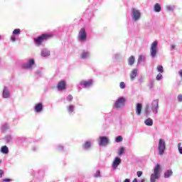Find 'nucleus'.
Instances as JSON below:
<instances>
[{
	"label": "nucleus",
	"mask_w": 182,
	"mask_h": 182,
	"mask_svg": "<svg viewBox=\"0 0 182 182\" xmlns=\"http://www.w3.org/2000/svg\"><path fill=\"white\" fill-rule=\"evenodd\" d=\"M178 100L182 102V95H178Z\"/></svg>",
	"instance_id": "37998d69"
},
{
	"label": "nucleus",
	"mask_w": 182,
	"mask_h": 182,
	"mask_svg": "<svg viewBox=\"0 0 182 182\" xmlns=\"http://www.w3.org/2000/svg\"><path fill=\"white\" fill-rule=\"evenodd\" d=\"M144 124L146 126H153L154 120L153 119H151V117H149L148 119H146V120H144Z\"/></svg>",
	"instance_id": "412c9836"
},
{
	"label": "nucleus",
	"mask_w": 182,
	"mask_h": 182,
	"mask_svg": "<svg viewBox=\"0 0 182 182\" xmlns=\"http://www.w3.org/2000/svg\"><path fill=\"white\" fill-rule=\"evenodd\" d=\"M121 163L122 159H120V157H115L112 164V168H113V170H117Z\"/></svg>",
	"instance_id": "1a4fd4ad"
},
{
	"label": "nucleus",
	"mask_w": 182,
	"mask_h": 182,
	"mask_svg": "<svg viewBox=\"0 0 182 182\" xmlns=\"http://www.w3.org/2000/svg\"><path fill=\"white\" fill-rule=\"evenodd\" d=\"M131 16L134 21H138L141 17V13L138 9L133 7L131 10Z\"/></svg>",
	"instance_id": "20e7f679"
},
{
	"label": "nucleus",
	"mask_w": 182,
	"mask_h": 182,
	"mask_svg": "<svg viewBox=\"0 0 182 182\" xmlns=\"http://www.w3.org/2000/svg\"><path fill=\"white\" fill-rule=\"evenodd\" d=\"M2 181L3 182H10V181H11V180H10V178H4Z\"/></svg>",
	"instance_id": "de8ad7c7"
},
{
	"label": "nucleus",
	"mask_w": 182,
	"mask_h": 182,
	"mask_svg": "<svg viewBox=\"0 0 182 182\" xmlns=\"http://www.w3.org/2000/svg\"><path fill=\"white\" fill-rule=\"evenodd\" d=\"M8 129H9V126L7 123L1 124V132H5L6 130H8Z\"/></svg>",
	"instance_id": "c85d7f7f"
},
{
	"label": "nucleus",
	"mask_w": 182,
	"mask_h": 182,
	"mask_svg": "<svg viewBox=\"0 0 182 182\" xmlns=\"http://www.w3.org/2000/svg\"><path fill=\"white\" fill-rule=\"evenodd\" d=\"M100 176V171L99 170H97V171H96L95 174V177L97 178Z\"/></svg>",
	"instance_id": "a19ab883"
},
{
	"label": "nucleus",
	"mask_w": 182,
	"mask_h": 182,
	"mask_svg": "<svg viewBox=\"0 0 182 182\" xmlns=\"http://www.w3.org/2000/svg\"><path fill=\"white\" fill-rule=\"evenodd\" d=\"M160 164H156L154 168V173L151 175L150 182H156V180L160 178Z\"/></svg>",
	"instance_id": "f03ea898"
},
{
	"label": "nucleus",
	"mask_w": 182,
	"mask_h": 182,
	"mask_svg": "<svg viewBox=\"0 0 182 182\" xmlns=\"http://www.w3.org/2000/svg\"><path fill=\"white\" fill-rule=\"evenodd\" d=\"M138 81L139 82V83H143V82H144V78H143V77H140L139 78Z\"/></svg>",
	"instance_id": "c03bdc74"
},
{
	"label": "nucleus",
	"mask_w": 182,
	"mask_h": 182,
	"mask_svg": "<svg viewBox=\"0 0 182 182\" xmlns=\"http://www.w3.org/2000/svg\"><path fill=\"white\" fill-rule=\"evenodd\" d=\"M149 109H150L149 105H146L145 112H146V114H147V115L150 114V113H151Z\"/></svg>",
	"instance_id": "c9c22d12"
},
{
	"label": "nucleus",
	"mask_w": 182,
	"mask_h": 182,
	"mask_svg": "<svg viewBox=\"0 0 182 182\" xmlns=\"http://www.w3.org/2000/svg\"><path fill=\"white\" fill-rule=\"evenodd\" d=\"M141 109H142V105L141 103H137L136 104V113L138 115H140L141 113Z\"/></svg>",
	"instance_id": "aec40b11"
},
{
	"label": "nucleus",
	"mask_w": 182,
	"mask_h": 182,
	"mask_svg": "<svg viewBox=\"0 0 182 182\" xmlns=\"http://www.w3.org/2000/svg\"><path fill=\"white\" fill-rule=\"evenodd\" d=\"M132 182H138L137 178H134V180L132 181Z\"/></svg>",
	"instance_id": "864d4df0"
},
{
	"label": "nucleus",
	"mask_w": 182,
	"mask_h": 182,
	"mask_svg": "<svg viewBox=\"0 0 182 182\" xmlns=\"http://www.w3.org/2000/svg\"><path fill=\"white\" fill-rule=\"evenodd\" d=\"M1 163H2V160H0V164H1Z\"/></svg>",
	"instance_id": "4d7b16f0"
},
{
	"label": "nucleus",
	"mask_w": 182,
	"mask_h": 182,
	"mask_svg": "<svg viewBox=\"0 0 182 182\" xmlns=\"http://www.w3.org/2000/svg\"><path fill=\"white\" fill-rule=\"evenodd\" d=\"M145 60V55H139L138 58V64H141V63H144Z\"/></svg>",
	"instance_id": "bb28decb"
},
{
	"label": "nucleus",
	"mask_w": 182,
	"mask_h": 182,
	"mask_svg": "<svg viewBox=\"0 0 182 182\" xmlns=\"http://www.w3.org/2000/svg\"><path fill=\"white\" fill-rule=\"evenodd\" d=\"M4 174V170H0V178H2Z\"/></svg>",
	"instance_id": "79ce46f5"
},
{
	"label": "nucleus",
	"mask_w": 182,
	"mask_h": 182,
	"mask_svg": "<svg viewBox=\"0 0 182 182\" xmlns=\"http://www.w3.org/2000/svg\"><path fill=\"white\" fill-rule=\"evenodd\" d=\"M11 41H16V39L15 37H11Z\"/></svg>",
	"instance_id": "3c124183"
},
{
	"label": "nucleus",
	"mask_w": 182,
	"mask_h": 182,
	"mask_svg": "<svg viewBox=\"0 0 182 182\" xmlns=\"http://www.w3.org/2000/svg\"><path fill=\"white\" fill-rule=\"evenodd\" d=\"M34 64H35V61L33 58H31L27 63H26V64H23V68H26V69H31L32 68L33 65H34Z\"/></svg>",
	"instance_id": "9b49d317"
},
{
	"label": "nucleus",
	"mask_w": 182,
	"mask_h": 182,
	"mask_svg": "<svg viewBox=\"0 0 182 182\" xmlns=\"http://www.w3.org/2000/svg\"><path fill=\"white\" fill-rule=\"evenodd\" d=\"M1 151L4 154H8V153H9V149L7 146H3L1 149Z\"/></svg>",
	"instance_id": "b1692460"
},
{
	"label": "nucleus",
	"mask_w": 182,
	"mask_h": 182,
	"mask_svg": "<svg viewBox=\"0 0 182 182\" xmlns=\"http://www.w3.org/2000/svg\"><path fill=\"white\" fill-rule=\"evenodd\" d=\"M166 149V144L164 139H159V141L158 143V151L159 154L160 156H163L165 153V150Z\"/></svg>",
	"instance_id": "7ed1b4c3"
},
{
	"label": "nucleus",
	"mask_w": 182,
	"mask_h": 182,
	"mask_svg": "<svg viewBox=\"0 0 182 182\" xmlns=\"http://www.w3.org/2000/svg\"><path fill=\"white\" fill-rule=\"evenodd\" d=\"M36 147H33V150L34 151H36Z\"/></svg>",
	"instance_id": "5fc2aeb1"
},
{
	"label": "nucleus",
	"mask_w": 182,
	"mask_h": 182,
	"mask_svg": "<svg viewBox=\"0 0 182 182\" xmlns=\"http://www.w3.org/2000/svg\"><path fill=\"white\" fill-rule=\"evenodd\" d=\"M68 113H73V112H74L75 110V106L74 105H70L69 106H68L67 107Z\"/></svg>",
	"instance_id": "cd10ccee"
},
{
	"label": "nucleus",
	"mask_w": 182,
	"mask_h": 182,
	"mask_svg": "<svg viewBox=\"0 0 182 182\" xmlns=\"http://www.w3.org/2000/svg\"><path fill=\"white\" fill-rule=\"evenodd\" d=\"M78 40L80 41H85L87 40V33L85 28H81L78 33Z\"/></svg>",
	"instance_id": "0eeeda50"
},
{
	"label": "nucleus",
	"mask_w": 182,
	"mask_h": 182,
	"mask_svg": "<svg viewBox=\"0 0 182 182\" xmlns=\"http://www.w3.org/2000/svg\"><path fill=\"white\" fill-rule=\"evenodd\" d=\"M125 100H126L125 97H119L114 103L115 107L119 108V107H122V106H124L125 103Z\"/></svg>",
	"instance_id": "9d476101"
},
{
	"label": "nucleus",
	"mask_w": 182,
	"mask_h": 182,
	"mask_svg": "<svg viewBox=\"0 0 182 182\" xmlns=\"http://www.w3.org/2000/svg\"><path fill=\"white\" fill-rule=\"evenodd\" d=\"M43 110V105L42 102L36 103L34 111L36 112H41Z\"/></svg>",
	"instance_id": "2eb2a0df"
},
{
	"label": "nucleus",
	"mask_w": 182,
	"mask_h": 182,
	"mask_svg": "<svg viewBox=\"0 0 182 182\" xmlns=\"http://www.w3.org/2000/svg\"><path fill=\"white\" fill-rule=\"evenodd\" d=\"M92 80H89L88 81H81V82H80V85H81V86H82L83 87H90V86H92Z\"/></svg>",
	"instance_id": "ddd939ff"
},
{
	"label": "nucleus",
	"mask_w": 182,
	"mask_h": 182,
	"mask_svg": "<svg viewBox=\"0 0 182 182\" xmlns=\"http://www.w3.org/2000/svg\"><path fill=\"white\" fill-rule=\"evenodd\" d=\"M135 63V57L134 55H131L129 58H128V64L129 65H133Z\"/></svg>",
	"instance_id": "5701e85b"
},
{
	"label": "nucleus",
	"mask_w": 182,
	"mask_h": 182,
	"mask_svg": "<svg viewBox=\"0 0 182 182\" xmlns=\"http://www.w3.org/2000/svg\"><path fill=\"white\" fill-rule=\"evenodd\" d=\"M119 86L121 89H124L126 87L125 82H120Z\"/></svg>",
	"instance_id": "ea45409f"
},
{
	"label": "nucleus",
	"mask_w": 182,
	"mask_h": 182,
	"mask_svg": "<svg viewBox=\"0 0 182 182\" xmlns=\"http://www.w3.org/2000/svg\"><path fill=\"white\" fill-rule=\"evenodd\" d=\"M66 87V82L65 81H60L58 84V90H64Z\"/></svg>",
	"instance_id": "f3484780"
},
{
	"label": "nucleus",
	"mask_w": 182,
	"mask_h": 182,
	"mask_svg": "<svg viewBox=\"0 0 182 182\" xmlns=\"http://www.w3.org/2000/svg\"><path fill=\"white\" fill-rule=\"evenodd\" d=\"M149 86L150 89H153L154 86V80H150L149 83Z\"/></svg>",
	"instance_id": "72a5a7b5"
},
{
	"label": "nucleus",
	"mask_w": 182,
	"mask_h": 182,
	"mask_svg": "<svg viewBox=\"0 0 182 182\" xmlns=\"http://www.w3.org/2000/svg\"><path fill=\"white\" fill-rule=\"evenodd\" d=\"M58 150H63V146H58Z\"/></svg>",
	"instance_id": "09e8293b"
},
{
	"label": "nucleus",
	"mask_w": 182,
	"mask_h": 182,
	"mask_svg": "<svg viewBox=\"0 0 182 182\" xmlns=\"http://www.w3.org/2000/svg\"><path fill=\"white\" fill-rule=\"evenodd\" d=\"M138 73H139V70H137V68H134V70H132V71H131V74H129V77L131 78V80H135V78L138 75Z\"/></svg>",
	"instance_id": "4468645a"
},
{
	"label": "nucleus",
	"mask_w": 182,
	"mask_h": 182,
	"mask_svg": "<svg viewBox=\"0 0 182 182\" xmlns=\"http://www.w3.org/2000/svg\"><path fill=\"white\" fill-rule=\"evenodd\" d=\"M13 34L14 36L17 35V34H21V30L20 28H15L13 31Z\"/></svg>",
	"instance_id": "473e14b6"
},
{
	"label": "nucleus",
	"mask_w": 182,
	"mask_h": 182,
	"mask_svg": "<svg viewBox=\"0 0 182 182\" xmlns=\"http://www.w3.org/2000/svg\"><path fill=\"white\" fill-rule=\"evenodd\" d=\"M178 150L180 154H182V146L181 143H178Z\"/></svg>",
	"instance_id": "e433bc0d"
},
{
	"label": "nucleus",
	"mask_w": 182,
	"mask_h": 182,
	"mask_svg": "<svg viewBox=\"0 0 182 182\" xmlns=\"http://www.w3.org/2000/svg\"><path fill=\"white\" fill-rule=\"evenodd\" d=\"M171 176H173V171H172V170H167V171L164 173V178H169L170 177H171Z\"/></svg>",
	"instance_id": "4be33fe9"
},
{
	"label": "nucleus",
	"mask_w": 182,
	"mask_h": 182,
	"mask_svg": "<svg viewBox=\"0 0 182 182\" xmlns=\"http://www.w3.org/2000/svg\"><path fill=\"white\" fill-rule=\"evenodd\" d=\"M109 142V137H107L106 136H100V140L98 141L99 146H107Z\"/></svg>",
	"instance_id": "6e6552de"
},
{
	"label": "nucleus",
	"mask_w": 182,
	"mask_h": 182,
	"mask_svg": "<svg viewBox=\"0 0 182 182\" xmlns=\"http://www.w3.org/2000/svg\"><path fill=\"white\" fill-rule=\"evenodd\" d=\"M156 70H157L158 73H159L161 75H163V73H164V68L163 65H158L156 68Z\"/></svg>",
	"instance_id": "a878e982"
},
{
	"label": "nucleus",
	"mask_w": 182,
	"mask_h": 182,
	"mask_svg": "<svg viewBox=\"0 0 182 182\" xmlns=\"http://www.w3.org/2000/svg\"><path fill=\"white\" fill-rule=\"evenodd\" d=\"M159 53V43L157 40L153 41L150 46V55L151 58H156Z\"/></svg>",
	"instance_id": "f257e3e1"
},
{
	"label": "nucleus",
	"mask_w": 182,
	"mask_h": 182,
	"mask_svg": "<svg viewBox=\"0 0 182 182\" xmlns=\"http://www.w3.org/2000/svg\"><path fill=\"white\" fill-rule=\"evenodd\" d=\"M125 153V149L124 147H120L118 150V155L122 156Z\"/></svg>",
	"instance_id": "c756f323"
},
{
	"label": "nucleus",
	"mask_w": 182,
	"mask_h": 182,
	"mask_svg": "<svg viewBox=\"0 0 182 182\" xmlns=\"http://www.w3.org/2000/svg\"><path fill=\"white\" fill-rule=\"evenodd\" d=\"M123 182H130V180H129V178H126V179L124 180V181H123Z\"/></svg>",
	"instance_id": "603ef678"
},
{
	"label": "nucleus",
	"mask_w": 182,
	"mask_h": 182,
	"mask_svg": "<svg viewBox=\"0 0 182 182\" xmlns=\"http://www.w3.org/2000/svg\"><path fill=\"white\" fill-rule=\"evenodd\" d=\"M41 55L42 57H48L49 55H50V51L47 48H43L41 50Z\"/></svg>",
	"instance_id": "a211bd4d"
},
{
	"label": "nucleus",
	"mask_w": 182,
	"mask_h": 182,
	"mask_svg": "<svg viewBox=\"0 0 182 182\" xmlns=\"http://www.w3.org/2000/svg\"><path fill=\"white\" fill-rule=\"evenodd\" d=\"M2 96L4 98L10 97L11 92L9 90V88H8V87H4V90L2 92Z\"/></svg>",
	"instance_id": "f8f14e48"
},
{
	"label": "nucleus",
	"mask_w": 182,
	"mask_h": 182,
	"mask_svg": "<svg viewBox=\"0 0 182 182\" xmlns=\"http://www.w3.org/2000/svg\"><path fill=\"white\" fill-rule=\"evenodd\" d=\"M161 10V6L159 3H156L154 5V11L156 12H159Z\"/></svg>",
	"instance_id": "393cba45"
},
{
	"label": "nucleus",
	"mask_w": 182,
	"mask_h": 182,
	"mask_svg": "<svg viewBox=\"0 0 182 182\" xmlns=\"http://www.w3.org/2000/svg\"><path fill=\"white\" fill-rule=\"evenodd\" d=\"M156 80H163V75L159 73V74L156 75Z\"/></svg>",
	"instance_id": "f704fd0d"
},
{
	"label": "nucleus",
	"mask_w": 182,
	"mask_h": 182,
	"mask_svg": "<svg viewBox=\"0 0 182 182\" xmlns=\"http://www.w3.org/2000/svg\"><path fill=\"white\" fill-rule=\"evenodd\" d=\"M73 99V95H68V96H67V100L72 101Z\"/></svg>",
	"instance_id": "58836bf2"
},
{
	"label": "nucleus",
	"mask_w": 182,
	"mask_h": 182,
	"mask_svg": "<svg viewBox=\"0 0 182 182\" xmlns=\"http://www.w3.org/2000/svg\"><path fill=\"white\" fill-rule=\"evenodd\" d=\"M6 141H7V143H9L10 141H11V140H12V137H11V136H6Z\"/></svg>",
	"instance_id": "4c0bfd02"
},
{
	"label": "nucleus",
	"mask_w": 182,
	"mask_h": 182,
	"mask_svg": "<svg viewBox=\"0 0 182 182\" xmlns=\"http://www.w3.org/2000/svg\"><path fill=\"white\" fill-rule=\"evenodd\" d=\"M179 75H180L181 78H182V70H181L179 71Z\"/></svg>",
	"instance_id": "8fccbe9b"
},
{
	"label": "nucleus",
	"mask_w": 182,
	"mask_h": 182,
	"mask_svg": "<svg viewBox=\"0 0 182 182\" xmlns=\"http://www.w3.org/2000/svg\"><path fill=\"white\" fill-rule=\"evenodd\" d=\"M139 182H145V179L143 178L142 180H141Z\"/></svg>",
	"instance_id": "6e6d98bb"
},
{
	"label": "nucleus",
	"mask_w": 182,
	"mask_h": 182,
	"mask_svg": "<svg viewBox=\"0 0 182 182\" xmlns=\"http://www.w3.org/2000/svg\"><path fill=\"white\" fill-rule=\"evenodd\" d=\"M150 109L154 114H157L159 113V99H155L152 100L151 105H150Z\"/></svg>",
	"instance_id": "39448f33"
},
{
	"label": "nucleus",
	"mask_w": 182,
	"mask_h": 182,
	"mask_svg": "<svg viewBox=\"0 0 182 182\" xmlns=\"http://www.w3.org/2000/svg\"><path fill=\"white\" fill-rule=\"evenodd\" d=\"M49 37L50 36L48 34H42V36H39L37 38H34L35 43L36 46H41L42 43Z\"/></svg>",
	"instance_id": "423d86ee"
},
{
	"label": "nucleus",
	"mask_w": 182,
	"mask_h": 182,
	"mask_svg": "<svg viewBox=\"0 0 182 182\" xmlns=\"http://www.w3.org/2000/svg\"><path fill=\"white\" fill-rule=\"evenodd\" d=\"M82 60H86L90 57V53L89 51H82L80 55Z\"/></svg>",
	"instance_id": "dca6fc26"
},
{
	"label": "nucleus",
	"mask_w": 182,
	"mask_h": 182,
	"mask_svg": "<svg viewBox=\"0 0 182 182\" xmlns=\"http://www.w3.org/2000/svg\"><path fill=\"white\" fill-rule=\"evenodd\" d=\"M175 6H166V10H168V11H173L174 10Z\"/></svg>",
	"instance_id": "2f4dec72"
},
{
	"label": "nucleus",
	"mask_w": 182,
	"mask_h": 182,
	"mask_svg": "<svg viewBox=\"0 0 182 182\" xmlns=\"http://www.w3.org/2000/svg\"><path fill=\"white\" fill-rule=\"evenodd\" d=\"M142 174H143L142 171H137V176L138 177H141Z\"/></svg>",
	"instance_id": "a18cd8bd"
},
{
	"label": "nucleus",
	"mask_w": 182,
	"mask_h": 182,
	"mask_svg": "<svg viewBox=\"0 0 182 182\" xmlns=\"http://www.w3.org/2000/svg\"><path fill=\"white\" fill-rule=\"evenodd\" d=\"M175 48H176V46H175L174 44H172V45L171 46V50L172 51H173V50H175Z\"/></svg>",
	"instance_id": "49530a36"
},
{
	"label": "nucleus",
	"mask_w": 182,
	"mask_h": 182,
	"mask_svg": "<svg viewBox=\"0 0 182 182\" xmlns=\"http://www.w3.org/2000/svg\"><path fill=\"white\" fill-rule=\"evenodd\" d=\"M122 140H123L122 136H117V137H116L115 139V141L117 143H120L121 141H122Z\"/></svg>",
	"instance_id": "7c9ffc66"
},
{
	"label": "nucleus",
	"mask_w": 182,
	"mask_h": 182,
	"mask_svg": "<svg viewBox=\"0 0 182 182\" xmlns=\"http://www.w3.org/2000/svg\"><path fill=\"white\" fill-rule=\"evenodd\" d=\"M92 144V141H91L90 140H88L87 141H85V143H84L82 147L85 149V150H89V149H90L91 146Z\"/></svg>",
	"instance_id": "6ab92c4d"
}]
</instances>
